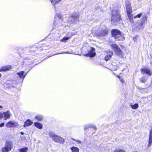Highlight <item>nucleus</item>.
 <instances>
[{"mask_svg": "<svg viewBox=\"0 0 152 152\" xmlns=\"http://www.w3.org/2000/svg\"><path fill=\"white\" fill-rule=\"evenodd\" d=\"M79 15L77 13H73L72 14L67 20L68 25L69 26L72 24H75L79 22L78 18Z\"/></svg>", "mask_w": 152, "mask_h": 152, "instance_id": "f257e3e1", "label": "nucleus"}, {"mask_svg": "<svg viewBox=\"0 0 152 152\" xmlns=\"http://www.w3.org/2000/svg\"><path fill=\"white\" fill-rule=\"evenodd\" d=\"M111 22L113 24H115L116 22L121 19L120 12L117 10H114L112 11Z\"/></svg>", "mask_w": 152, "mask_h": 152, "instance_id": "f03ea898", "label": "nucleus"}, {"mask_svg": "<svg viewBox=\"0 0 152 152\" xmlns=\"http://www.w3.org/2000/svg\"><path fill=\"white\" fill-rule=\"evenodd\" d=\"M48 134L53 140L56 142L62 143L64 142L63 138L58 136L52 132H50Z\"/></svg>", "mask_w": 152, "mask_h": 152, "instance_id": "7ed1b4c3", "label": "nucleus"}, {"mask_svg": "<svg viewBox=\"0 0 152 152\" xmlns=\"http://www.w3.org/2000/svg\"><path fill=\"white\" fill-rule=\"evenodd\" d=\"M112 35L117 40H124L125 37L121 35V32L118 29H113L112 31Z\"/></svg>", "mask_w": 152, "mask_h": 152, "instance_id": "20e7f679", "label": "nucleus"}, {"mask_svg": "<svg viewBox=\"0 0 152 152\" xmlns=\"http://www.w3.org/2000/svg\"><path fill=\"white\" fill-rule=\"evenodd\" d=\"M113 49L114 50L115 54L120 57L122 58L123 56V53L121 49L118 47L117 45L115 44H113L111 45Z\"/></svg>", "mask_w": 152, "mask_h": 152, "instance_id": "39448f33", "label": "nucleus"}, {"mask_svg": "<svg viewBox=\"0 0 152 152\" xmlns=\"http://www.w3.org/2000/svg\"><path fill=\"white\" fill-rule=\"evenodd\" d=\"M62 16L60 14L57 13L55 17L56 20H55L54 24L60 26L62 24Z\"/></svg>", "mask_w": 152, "mask_h": 152, "instance_id": "423d86ee", "label": "nucleus"}, {"mask_svg": "<svg viewBox=\"0 0 152 152\" xmlns=\"http://www.w3.org/2000/svg\"><path fill=\"white\" fill-rule=\"evenodd\" d=\"M12 147V143L11 142H7L5 146L2 148V152H8L11 150Z\"/></svg>", "mask_w": 152, "mask_h": 152, "instance_id": "0eeeda50", "label": "nucleus"}, {"mask_svg": "<svg viewBox=\"0 0 152 152\" xmlns=\"http://www.w3.org/2000/svg\"><path fill=\"white\" fill-rule=\"evenodd\" d=\"M146 17H143L141 19V21L138 22L137 25H136L137 28L140 30L142 29L145 26V20L146 19Z\"/></svg>", "mask_w": 152, "mask_h": 152, "instance_id": "6e6552de", "label": "nucleus"}, {"mask_svg": "<svg viewBox=\"0 0 152 152\" xmlns=\"http://www.w3.org/2000/svg\"><path fill=\"white\" fill-rule=\"evenodd\" d=\"M108 32V31L106 27H104L97 34L99 37H103L107 35Z\"/></svg>", "mask_w": 152, "mask_h": 152, "instance_id": "1a4fd4ad", "label": "nucleus"}, {"mask_svg": "<svg viewBox=\"0 0 152 152\" xmlns=\"http://www.w3.org/2000/svg\"><path fill=\"white\" fill-rule=\"evenodd\" d=\"M141 74L142 75L145 73L146 74L149 76H151L152 75V72L150 69L147 67L141 69Z\"/></svg>", "mask_w": 152, "mask_h": 152, "instance_id": "9d476101", "label": "nucleus"}, {"mask_svg": "<svg viewBox=\"0 0 152 152\" xmlns=\"http://www.w3.org/2000/svg\"><path fill=\"white\" fill-rule=\"evenodd\" d=\"M18 125V124L17 122L12 121H10L8 122L6 125V126L7 127L11 128L12 127H16Z\"/></svg>", "mask_w": 152, "mask_h": 152, "instance_id": "9b49d317", "label": "nucleus"}, {"mask_svg": "<svg viewBox=\"0 0 152 152\" xmlns=\"http://www.w3.org/2000/svg\"><path fill=\"white\" fill-rule=\"evenodd\" d=\"M95 51V49L94 48L92 47L91 50L88 52V53L85 55V56H86L93 57L96 54Z\"/></svg>", "mask_w": 152, "mask_h": 152, "instance_id": "f8f14e48", "label": "nucleus"}, {"mask_svg": "<svg viewBox=\"0 0 152 152\" xmlns=\"http://www.w3.org/2000/svg\"><path fill=\"white\" fill-rule=\"evenodd\" d=\"M126 7L127 15H129V14H131V13L132 12V10L130 4L129 2H127L126 4Z\"/></svg>", "mask_w": 152, "mask_h": 152, "instance_id": "ddd939ff", "label": "nucleus"}, {"mask_svg": "<svg viewBox=\"0 0 152 152\" xmlns=\"http://www.w3.org/2000/svg\"><path fill=\"white\" fill-rule=\"evenodd\" d=\"M74 35V34H66V36H65L64 38L60 40L61 41L63 42H66V41L69 39L71 37Z\"/></svg>", "mask_w": 152, "mask_h": 152, "instance_id": "4468645a", "label": "nucleus"}, {"mask_svg": "<svg viewBox=\"0 0 152 152\" xmlns=\"http://www.w3.org/2000/svg\"><path fill=\"white\" fill-rule=\"evenodd\" d=\"M148 142L147 146L149 148L151 145L152 143V129L151 130L150 132Z\"/></svg>", "mask_w": 152, "mask_h": 152, "instance_id": "2eb2a0df", "label": "nucleus"}, {"mask_svg": "<svg viewBox=\"0 0 152 152\" xmlns=\"http://www.w3.org/2000/svg\"><path fill=\"white\" fill-rule=\"evenodd\" d=\"M3 113V115H4V120H6L10 118V114L9 111H8L6 112H4Z\"/></svg>", "mask_w": 152, "mask_h": 152, "instance_id": "dca6fc26", "label": "nucleus"}, {"mask_svg": "<svg viewBox=\"0 0 152 152\" xmlns=\"http://www.w3.org/2000/svg\"><path fill=\"white\" fill-rule=\"evenodd\" d=\"M24 72L23 71H20V72L17 73V74L19 76V77L23 79L25 78L26 73L24 74Z\"/></svg>", "mask_w": 152, "mask_h": 152, "instance_id": "f3484780", "label": "nucleus"}, {"mask_svg": "<svg viewBox=\"0 0 152 152\" xmlns=\"http://www.w3.org/2000/svg\"><path fill=\"white\" fill-rule=\"evenodd\" d=\"M113 54V52L111 51L110 53L109 54L107 55L104 58L105 61H107L109 60Z\"/></svg>", "mask_w": 152, "mask_h": 152, "instance_id": "a211bd4d", "label": "nucleus"}, {"mask_svg": "<svg viewBox=\"0 0 152 152\" xmlns=\"http://www.w3.org/2000/svg\"><path fill=\"white\" fill-rule=\"evenodd\" d=\"M32 122L29 119H28L25 123L23 125L24 127L26 126H29L31 125Z\"/></svg>", "mask_w": 152, "mask_h": 152, "instance_id": "6ab92c4d", "label": "nucleus"}, {"mask_svg": "<svg viewBox=\"0 0 152 152\" xmlns=\"http://www.w3.org/2000/svg\"><path fill=\"white\" fill-rule=\"evenodd\" d=\"M11 68V66H6L2 67L1 69H0V71H5L7 70H9Z\"/></svg>", "mask_w": 152, "mask_h": 152, "instance_id": "aec40b11", "label": "nucleus"}, {"mask_svg": "<svg viewBox=\"0 0 152 152\" xmlns=\"http://www.w3.org/2000/svg\"><path fill=\"white\" fill-rule=\"evenodd\" d=\"M90 127H92L94 128L95 130L96 129V127L94 126L92 124H89L85 126L84 129L85 130H86V129Z\"/></svg>", "mask_w": 152, "mask_h": 152, "instance_id": "412c9836", "label": "nucleus"}, {"mask_svg": "<svg viewBox=\"0 0 152 152\" xmlns=\"http://www.w3.org/2000/svg\"><path fill=\"white\" fill-rule=\"evenodd\" d=\"M34 126L38 128L41 129H42L43 126L39 122H36L34 123Z\"/></svg>", "mask_w": 152, "mask_h": 152, "instance_id": "4be33fe9", "label": "nucleus"}, {"mask_svg": "<svg viewBox=\"0 0 152 152\" xmlns=\"http://www.w3.org/2000/svg\"><path fill=\"white\" fill-rule=\"evenodd\" d=\"M72 152H79V149L77 147H72L70 148Z\"/></svg>", "mask_w": 152, "mask_h": 152, "instance_id": "5701e85b", "label": "nucleus"}, {"mask_svg": "<svg viewBox=\"0 0 152 152\" xmlns=\"http://www.w3.org/2000/svg\"><path fill=\"white\" fill-rule=\"evenodd\" d=\"M43 116L41 115H37L35 117V118L38 121H41L42 120Z\"/></svg>", "mask_w": 152, "mask_h": 152, "instance_id": "b1692460", "label": "nucleus"}, {"mask_svg": "<svg viewBox=\"0 0 152 152\" xmlns=\"http://www.w3.org/2000/svg\"><path fill=\"white\" fill-rule=\"evenodd\" d=\"M28 148L27 147H25L23 148H20L19 149V152H27Z\"/></svg>", "mask_w": 152, "mask_h": 152, "instance_id": "393cba45", "label": "nucleus"}, {"mask_svg": "<svg viewBox=\"0 0 152 152\" xmlns=\"http://www.w3.org/2000/svg\"><path fill=\"white\" fill-rule=\"evenodd\" d=\"M53 5H54L58 2L61 1L62 0H50Z\"/></svg>", "mask_w": 152, "mask_h": 152, "instance_id": "a878e982", "label": "nucleus"}, {"mask_svg": "<svg viewBox=\"0 0 152 152\" xmlns=\"http://www.w3.org/2000/svg\"><path fill=\"white\" fill-rule=\"evenodd\" d=\"M131 107L133 109H136L138 107V104H135L133 105L131 104Z\"/></svg>", "mask_w": 152, "mask_h": 152, "instance_id": "bb28decb", "label": "nucleus"}, {"mask_svg": "<svg viewBox=\"0 0 152 152\" xmlns=\"http://www.w3.org/2000/svg\"><path fill=\"white\" fill-rule=\"evenodd\" d=\"M129 19L131 23H133L134 22V21L133 20V18H132V14L129 15H128Z\"/></svg>", "mask_w": 152, "mask_h": 152, "instance_id": "cd10ccee", "label": "nucleus"}, {"mask_svg": "<svg viewBox=\"0 0 152 152\" xmlns=\"http://www.w3.org/2000/svg\"><path fill=\"white\" fill-rule=\"evenodd\" d=\"M147 80V78L145 76H143L140 79L141 81L143 83H145Z\"/></svg>", "mask_w": 152, "mask_h": 152, "instance_id": "c85d7f7f", "label": "nucleus"}, {"mask_svg": "<svg viewBox=\"0 0 152 152\" xmlns=\"http://www.w3.org/2000/svg\"><path fill=\"white\" fill-rule=\"evenodd\" d=\"M113 152H125V151L123 149L118 148L115 149Z\"/></svg>", "mask_w": 152, "mask_h": 152, "instance_id": "c756f323", "label": "nucleus"}, {"mask_svg": "<svg viewBox=\"0 0 152 152\" xmlns=\"http://www.w3.org/2000/svg\"><path fill=\"white\" fill-rule=\"evenodd\" d=\"M143 15V13H141L137 15L134 16V18H140Z\"/></svg>", "mask_w": 152, "mask_h": 152, "instance_id": "7c9ffc66", "label": "nucleus"}, {"mask_svg": "<svg viewBox=\"0 0 152 152\" xmlns=\"http://www.w3.org/2000/svg\"><path fill=\"white\" fill-rule=\"evenodd\" d=\"M3 117V113L0 112V119L2 118Z\"/></svg>", "mask_w": 152, "mask_h": 152, "instance_id": "2f4dec72", "label": "nucleus"}, {"mask_svg": "<svg viewBox=\"0 0 152 152\" xmlns=\"http://www.w3.org/2000/svg\"><path fill=\"white\" fill-rule=\"evenodd\" d=\"M72 140H75V141H76V142H78V143H81V142L80 141V140H75L74 139H72Z\"/></svg>", "mask_w": 152, "mask_h": 152, "instance_id": "473e14b6", "label": "nucleus"}, {"mask_svg": "<svg viewBox=\"0 0 152 152\" xmlns=\"http://www.w3.org/2000/svg\"><path fill=\"white\" fill-rule=\"evenodd\" d=\"M4 125V123H2L0 124V127H3Z\"/></svg>", "mask_w": 152, "mask_h": 152, "instance_id": "72a5a7b5", "label": "nucleus"}, {"mask_svg": "<svg viewBox=\"0 0 152 152\" xmlns=\"http://www.w3.org/2000/svg\"><path fill=\"white\" fill-rule=\"evenodd\" d=\"M120 81H121V82L122 83H124V80L123 79H122V78H121V79H120Z\"/></svg>", "mask_w": 152, "mask_h": 152, "instance_id": "f704fd0d", "label": "nucleus"}, {"mask_svg": "<svg viewBox=\"0 0 152 152\" xmlns=\"http://www.w3.org/2000/svg\"><path fill=\"white\" fill-rule=\"evenodd\" d=\"M117 77L120 79H121V77L119 75L117 76Z\"/></svg>", "mask_w": 152, "mask_h": 152, "instance_id": "c9c22d12", "label": "nucleus"}, {"mask_svg": "<svg viewBox=\"0 0 152 152\" xmlns=\"http://www.w3.org/2000/svg\"><path fill=\"white\" fill-rule=\"evenodd\" d=\"M20 134H21V135H23L24 134V133L23 132H20Z\"/></svg>", "mask_w": 152, "mask_h": 152, "instance_id": "e433bc0d", "label": "nucleus"}, {"mask_svg": "<svg viewBox=\"0 0 152 152\" xmlns=\"http://www.w3.org/2000/svg\"><path fill=\"white\" fill-rule=\"evenodd\" d=\"M3 107L1 105H0V108H2Z\"/></svg>", "mask_w": 152, "mask_h": 152, "instance_id": "4c0bfd02", "label": "nucleus"}, {"mask_svg": "<svg viewBox=\"0 0 152 152\" xmlns=\"http://www.w3.org/2000/svg\"><path fill=\"white\" fill-rule=\"evenodd\" d=\"M134 41H135L136 39H135V38H134Z\"/></svg>", "mask_w": 152, "mask_h": 152, "instance_id": "58836bf2", "label": "nucleus"}, {"mask_svg": "<svg viewBox=\"0 0 152 152\" xmlns=\"http://www.w3.org/2000/svg\"><path fill=\"white\" fill-rule=\"evenodd\" d=\"M67 53V52H65V53Z\"/></svg>", "mask_w": 152, "mask_h": 152, "instance_id": "ea45409f", "label": "nucleus"}, {"mask_svg": "<svg viewBox=\"0 0 152 152\" xmlns=\"http://www.w3.org/2000/svg\"><path fill=\"white\" fill-rule=\"evenodd\" d=\"M1 74H0V77L1 76Z\"/></svg>", "mask_w": 152, "mask_h": 152, "instance_id": "a19ab883", "label": "nucleus"}, {"mask_svg": "<svg viewBox=\"0 0 152 152\" xmlns=\"http://www.w3.org/2000/svg\"><path fill=\"white\" fill-rule=\"evenodd\" d=\"M134 152H137V151H135Z\"/></svg>", "mask_w": 152, "mask_h": 152, "instance_id": "79ce46f5", "label": "nucleus"}]
</instances>
